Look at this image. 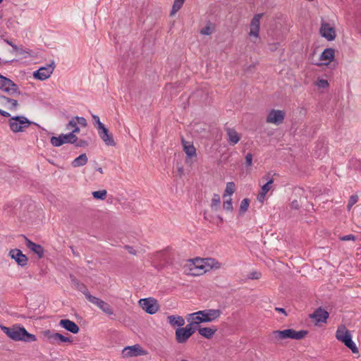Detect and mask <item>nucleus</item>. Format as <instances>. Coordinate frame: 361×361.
Segmentation results:
<instances>
[{"label":"nucleus","instance_id":"774afa93","mask_svg":"<svg viewBox=\"0 0 361 361\" xmlns=\"http://www.w3.org/2000/svg\"><path fill=\"white\" fill-rule=\"evenodd\" d=\"M3 1V0H0V4Z\"/></svg>","mask_w":361,"mask_h":361},{"label":"nucleus","instance_id":"052dcab7","mask_svg":"<svg viewBox=\"0 0 361 361\" xmlns=\"http://www.w3.org/2000/svg\"><path fill=\"white\" fill-rule=\"evenodd\" d=\"M178 171L180 175L183 173V168L182 166L178 168Z\"/></svg>","mask_w":361,"mask_h":361},{"label":"nucleus","instance_id":"f03ea898","mask_svg":"<svg viewBox=\"0 0 361 361\" xmlns=\"http://www.w3.org/2000/svg\"><path fill=\"white\" fill-rule=\"evenodd\" d=\"M336 338L343 343L353 353H358V349L352 340L350 331L345 326L338 328L336 332Z\"/></svg>","mask_w":361,"mask_h":361},{"label":"nucleus","instance_id":"79ce46f5","mask_svg":"<svg viewBox=\"0 0 361 361\" xmlns=\"http://www.w3.org/2000/svg\"><path fill=\"white\" fill-rule=\"evenodd\" d=\"M74 121L78 126L86 127L87 125V121L84 117L75 116L71 119Z\"/></svg>","mask_w":361,"mask_h":361},{"label":"nucleus","instance_id":"6ab92c4d","mask_svg":"<svg viewBox=\"0 0 361 361\" xmlns=\"http://www.w3.org/2000/svg\"><path fill=\"white\" fill-rule=\"evenodd\" d=\"M98 134L106 145L115 146L116 142L114 140L113 136L105 126L98 130Z\"/></svg>","mask_w":361,"mask_h":361},{"label":"nucleus","instance_id":"e2e57ef3","mask_svg":"<svg viewBox=\"0 0 361 361\" xmlns=\"http://www.w3.org/2000/svg\"><path fill=\"white\" fill-rule=\"evenodd\" d=\"M6 42L9 44L11 47V44H14L12 42L9 41V40H6Z\"/></svg>","mask_w":361,"mask_h":361},{"label":"nucleus","instance_id":"4c0bfd02","mask_svg":"<svg viewBox=\"0 0 361 361\" xmlns=\"http://www.w3.org/2000/svg\"><path fill=\"white\" fill-rule=\"evenodd\" d=\"M107 192L106 190H97L92 192V196L97 200H104L106 197Z\"/></svg>","mask_w":361,"mask_h":361},{"label":"nucleus","instance_id":"f704fd0d","mask_svg":"<svg viewBox=\"0 0 361 361\" xmlns=\"http://www.w3.org/2000/svg\"><path fill=\"white\" fill-rule=\"evenodd\" d=\"M66 130H71V133H80V128L75 123L74 121L71 120L66 126Z\"/></svg>","mask_w":361,"mask_h":361},{"label":"nucleus","instance_id":"9d476101","mask_svg":"<svg viewBox=\"0 0 361 361\" xmlns=\"http://www.w3.org/2000/svg\"><path fill=\"white\" fill-rule=\"evenodd\" d=\"M285 115L283 111L272 109L269 111L266 121L269 123L280 125L283 123Z\"/></svg>","mask_w":361,"mask_h":361},{"label":"nucleus","instance_id":"864d4df0","mask_svg":"<svg viewBox=\"0 0 361 361\" xmlns=\"http://www.w3.org/2000/svg\"><path fill=\"white\" fill-rule=\"evenodd\" d=\"M290 207L292 209H298L300 208L299 202L298 200H293L290 204Z\"/></svg>","mask_w":361,"mask_h":361},{"label":"nucleus","instance_id":"49530a36","mask_svg":"<svg viewBox=\"0 0 361 361\" xmlns=\"http://www.w3.org/2000/svg\"><path fill=\"white\" fill-rule=\"evenodd\" d=\"M188 324L185 326V328H189L190 329V330L192 331V334L197 330L198 331V329L200 328L199 326H197L195 325V324H193L192 322H191V321L190 320H187Z\"/></svg>","mask_w":361,"mask_h":361},{"label":"nucleus","instance_id":"338daca9","mask_svg":"<svg viewBox=\"0 0 361 361\" xmlns=\"http://www.w3.org/2000/svg\"><path fill=\"white\" fill-rule=\"evenodd\" d=\"M329 63V62L324 63L323 64H324V65H328Z\"/></svg>","mask_w":361,"mask_h":361},{"label":"nucleus","instance_id":"6e6d98bb","mask_svg":"<svg viewBox=\"0 0 361 361\" xmlns=\"http://www.w3.org/2000/svg\"><path fill=\"white\" fill-rule=\"evenodd\" d=\"M126 248L127 249L129 253L132 255H136V251L132 247L128 245L126 247Z\"/></svg>","mask_w":361,"mask_h":361},{"label":"nucleus","instance_id":"c9c22d12","mask_svg":"<svg viewBox=\"0 0 361 361\" xmlns=\"http://www.w3.org/2000/svg\"><path fill=\"white\" fill-rule=\"evenodd\" d=\"M66 140H63V136L61 134L59 137H51L50 142L54 147H59L64 144Z\"/></svg>","mask_w":361,"mask_h":361},{"label":"nucleus","instance_id":"4468645a","mask_svg":"<svg viewBox=\"0 0 361 361\" xmlns=\"http://www.w3.org/2000/svg\"><path fill=\"white\" fill-rule=\"evenodd\" d=\"M192 335V331L189 328L181 327L176 330L175 336L178 343H185Z\"/></svg>","mask_w":361,"mask_h":361},{"label":"nucleus","instance_id":"f257e3e1","mask_svg":"<svg viewBox=\"0 0 361 361\" xmlns=\"http://www.w3.org/2000/svg\"><path fill=\"white\" fill-rule=\"evenodd\" d=\"M307 333L306 330L295 331L293 329L273 331L268 335V341L270 343L279 344L286 339L301 340Z\"/></svg>","mask_w":361,"mask_h":361},{"label":"nucleus","instance_id":"f3484780","mask_svg":"<svg viewBox=\"0 0 361 361\" xmlns=\"http://www.w3.org/2000/svg\"><path fill=\"white\" fill-rule=\"evenodd\" d=\"M90 298L91 299L90 300V302L97 306L100 310H102L106 314L112 315L114 314L113 309L111 308L110 305L108 304L107 302H104V300H102L95 296H93L92 298Z\"/></svg>","mask_w":361,"mask_h":361},{"label":"nucleus","instance_id":"3c124183","mask_svg":"<svg viewBox=\"0 0 361 361\" xmlns=\"http://www.w3.org/2000/svg\"><path fill=\"white\" fill-rule=\"evenodd\" d=\"M75 144V146L78 147H87L88 145V142L84 140H77Z\"/></svg>","mask_w":361,"mask_h":361},{"label":"nucleus","instance_id":"20e7f679","mask_svg":"<svg viewBox=\"0 0 361 361\" xmlns=\"http://www.w3.org/2000/svg\"><path fill=\"white\" fill-rule=\"evenodd\" d=\"M0 89L11 96L20 94L18 85L11 79L0 74Z\"/></svg>","mask_w":361,"mask_h":361},{"label":"nucleus","instance_id":"c85d7f7f","mask_svg":"<svg viewBox=\"0 0 361 361\" xmlns=\"http://www.w3.org/2000/svg\"><path fill=\"white\" fill-rule=\"evenodd\" d=\"M87 157L85 154H82L79 157H76L72 161V166L73 167H80L85 165L87 162Z\"/></svg>","mask_w":361,"mask_h":361},{"label":"nucleus","instance_id":"f8f14e48","mask_svg":"<svg viewBox=\"0 0 361 361\" xmlns=\"http://www.w3.org/2000/svg\"><path fill=\"white\" fill-rule=\"evenodd\" d=\"M198 314L204 318L205 323L212 322L221 316V311L219 309H206L200 310Z\"/></svg>","mask_w":361,"mask_h":361},{"label":"nucleus","instance_id":"0e129e2a","mask_svg":"<svg viewBox=\"0 0 361 361\" xmlns=\"http://www.w3.org/2000/svg\"><path fill=\"white\" fill-rule=\"evenodd\" d=\"M201 274V273H193L192 274H194V275H199V274Z\"/></svg>","mask_w":361,"mask_h":361},{"label":"nucleus","instance_id":"69168bd1","mask_svg":"<svg viewBox=\"0 0 361 361\" xmlns=\"http://www.w3.org/2000/svg\"><path fill=\"white\" fill-rule=\"evenodd\" d=\"M219 219H220V221H223V219L221 216H219Z\"/></svg>","mask_w":361,"mask_h":361},{"label":"nucleus","instance_id":"7c9ffc66","mask_svg":"<svg viewBox=\"0 0 361 361\" xmlns=\"http://www.w3.org/2000/svg\"><path fill=\"white\" fill-rule=\"evenodd\" d=\"M0 101H5L8 104H10L8 109L11 111L13 110H16L17 109V107L18 106V102L17 100L16 99H11L9 97H7L6 96H0Z\"/></svg>","mask_w":361,"mask_h":361},{"label":"nucleus","instance_id":"a19ab883","mask_svg":"<svg viewBox=\"0 0 361 361\" xmlns=\"http://www.w3.org/2000/svg\"><path fill=\"white\" fill-rule=\"evenodd\" d=\"M11 47L13 48L12 52H16L18 55H25V54L30 55V52L28 51L25 50L21 47H18L16 44H11Z\"/></svg>","mask_w":361,"mask_h":361},{"label":"nucleus","instance_id":"9b49d317","mask_svg":"<svg viewBox=\"0 0 361 361\" xmlns=\"http://www.w3.org/2000/svg\"><path fill=\"white\" fill-rule=\"evenodd\" d=\"M320 35L328 41L335 39L336 35L334 27L328 23L322 22L319 29Z\"/></svg>","mask_w":361,"mask_h":361},{"label":"nucleus","instance_id":"b1692460","mask_svg":"<svg viewBox=\"0 0 361 361\" xmlns=\"http://www.w3.org/2000/svg\"><path fill=\"white\" fill-rule=\"evenodd\" d=\"M216 331V327H200L198 329L199 334L207 339L212 338Z\"/></svg>","mask_w":361,"mask_h":361},{"label":"nucleus","instance_id":"7ed1b4c3","mask_svg":"<svg viewBox=\"0 0 361 361\" xmlns=\"http://www.w3.org/2000/svg\"><path fill=\"white\" fill-rule=\"evenodd\" d=\"M9 126L13 133L23 132L32 123L26 117L23 116H16L9 120Z\"/></svg>","mask_w":361,"mask_h":361},{"label":"nucleus","instance_id":"ddd939ff","mask_svg":"<svg viewBox=\"0 0 361 361\" xmlns=\"http://www.w3.org/2000/svg\"><path fill=\"white\" fill-rule=\"evenodd\" d=\"M9 256L14 259L18 265L24 267L27 264L28 258L19 249H12L9 252Z\"/></svg>","mask_w":361,"mask_h":361},{"label":"nucleus","instance_id":"4d7b16f0","mask_svg":"<svg viewBox=\"0 0 361 361\" xmlns=\"http://www.w3.org/2000/svg\"><path fill=\"white\" fill-rule=\"evenodd\" d=\"M275 310H276V312H281V313H283V314H285L286 316L287 315V313H286V312L285 309H283V308H281V307H276V308H275Z\"/></svg>","mask_w":361,"mask_h":361},{"label":"nucleus","instance_id":"72a5a7b5","mask_svg":"<svg viewBox=\"0 0 361 361\" xmlns=\"http://www.w3.org/2000/svg\"><path fill=\"white\" fill-rule=\"evenodd\" d=\"M23 332V337L24 339H22V341L25 342H33L37 341V337L35 335L30 334L27 331V330L24 328Z\"/></svg>","mask_w":361,"mask_h":361},{"label":"nucleus","instance_id":"37998d69","mask_svg":"<svg viewBox=\"0 0 361 361\" xmlns=\"http://www.w3.org/2000/svg\"><path fill=\"white\" fill-rule=\"evenodd\" d=\"M223 207L225 210L228 211V212H232L233 208V204H232V200L231 198H229L228 200H225L224 202V204H223Z\"/></svg>","mask_w":361,"mask_h":361},{"label":"nucleus","instance_id":"c03bdc74","mask_svg":"<svg viewBox=\"0 0 361 361\" xmlns=\"http://www.w3.org/2000/svg\"><path fill=\"white\" fill-rule=\"evenodd\" d=\"M358 200V197L357 195H352L350 196L349 200H348V205H347V207H348V209L350 210V208L355 204L357 203Z\"/></svg>","mask_w":361,"mask_h":361},{"label":"nucleus","instance_id":"09e8293b","mask_svg":"<svg viewBox=\"0 0 361 361\" xmlns=\"http://www.w3.org/2000/svg\"><path fill=\"white\" fill-rule=\"evenodd\" d=\"M261 273L258 271H252L249 274L248 278L250 279H259L261 277Z\"/></svg>","mask_w":361,"mask_h":361},{"label":"nucleus","instance_id":"680f3d73","mask_svg":"<svg viewBox=\"0 0 361 361\" xmlns=\"http://www.w3.org/2000/svg\"><path fill=\"white\" fill-rule=\"evenodd\" d=\"M97 171H99L100 173H103V169L101 167L98 168Z\"/></svg>","mask_w":361,"mask_h":361},{"label":"nucleus","instance_id":"cd10ccee","mask_svg":"<svg viewBox=\"0 0 361 361\" xmlns=\"http://www.w3.org/2000/svg\"><path fill=\"white\" fill-rule=\"evenodd\" d=\"M198 314L199 311L192 314H189L187 316L186 319L191 321V322H192L197 326H199L200 323H205L204 319H203L204 318L201 315H199Z\"/></svg>","mask_w":361,"mask_h":361},{"label":"nucleus","instance_id":"bf43d9fd","mask_svg":"<svg viewBox=\"0 0 361 361\" xmlns=\"http://www.w3.org/2000/svg\"><path fill=\"white\" fill-rule=\"evenodd\" d=\"M70 248L71 249L72 252H73V254L75 256H76V257H79V256H80L79 253H78V252H75V251L73 246H70Z\"/></svg>","mask_w":361,"mask_h":361},{"label":"nucleus","instance_id":"2f4dec72","mask_svg":"<svg viewBox=\"0 0 361 361\" xmlns=\"http://www.w3.org/2000/svg\"><path fill=\"white\" fill-rule=\"evenodd\" d=\"M221 205V198L219 195L214 194L212 202H211V208L214 211H217L220 208Z\"/></svg>","mask_w":361,"mask_h":361},{"label":"nucleus","instance_id":"6e6552de","mask_svg":"<svg viewBox=\"0 0 361 361\" xmlns=\"http://www.w3.org/2000/svg\"><path fill=\"white\" fill-rule=\"evenodd\" d=\"M54 61H51V63L47 66H43L39 68L37 71H35L33 73V76L35 78L38 79L39 80H44L50 77L54 70Z\"/></svg>","mask_w":361,"mask_h":361},{"label":"nucleus","instance_id":"8fccbe9b","mask_svg":"<svg viewBox=\"0 0 361 361\" xmlns=\"http://www.w3.org/2000/svg\"><path fill=\"white\" fill-rule=\"evenodd\" d=\"M245 164L247 166H251L252 165V154L251 153H247L246 154Z\"/></svg>","mask_w":361,"mask_h":361},{"label":"nucleus","instance_id":"1a4fd4ad","mask_svg":"<svg viewBox=\"0 0 361 361\" xmlns=\"http://www.w3.org/2000/svg\"><path fill=\"white\" fill-rule=\"evenodd\" d=\"M142 308L148 314H155L159 310V305L155 299L149 298L140 300Z\"/></svg>","mask_w":361,"mask_h":361},{"label":"nucleus","instance_id":"2eb2a0df","mask_svg":"<svg viewBox=\"0 0 361 361\" xmlns=\"http://www.w3.org/2000/svg\"><path fill=\"white\" fill-rule=\"evenodd\" d=\"M144 354V350L139 345L127 346L122 350L123 357H135Z\"/></svg>","mask_w":361,"mask_h":361},{"label":"nucleus","instance_id":"e433bc0d","mask_svg":"<svg viewBox=\"0 0 361 361\" xmlns=\"http://www.w3.org/2000/svg\"><path fill=\"white\" fill-rule=\"evenodd\" d=\"M235 190V185L233 182H228L226 184V190L224 194V197L226 195H231Z\"/></svg>","mask_w":361,"mask_h":361},{"label":"nucleus","instance_id":"de8ad7c7","mask_svg":"<svg viewBox=\"0 0 361 361\" xmlns=\"http://www.w3.org/2000/svg\"><path fill=\"white\" fill-rule=\"evenodd\" d=\"M317 85L321 88H326L329 86V82L326 80L324 79H319L317 81Z\"/></svg>","mask_w":361,"mask_h":361},{"label":"nucleus","instance_id":"423d86ee","mask_svg":"<svg viewBox=\"0 0 361 361\" xmlns=\"http://www.w3.org/2000/svg\"><path fill=\"white\" fill-rule=\"evenodd\" d=\"M44 335L47 338L51 344H59L61 343H72L73 341L59 333L51 332L50 330L44 331Z\"/></svg>","mask_w":361,"mask_h":361},{"label":"nucleus","instance_id":"393cba45","mask_svg":"<svg viewBox=\"0 0 361 361\" xmlns=\"http://www.w3.org/2000/svg\"><path fill=\"white\" fill-rule=\"evenodd\" d=\"M182 144L183 146V150L188 157L192 158L193 157H196V149L192 144L185 141L183 139L182 140Z\"/></svg>","mask_w":361,"mask_h":361},{"label":"nucleus","instance_id":"412c9836","mask_svg":"<svg viewBox=\"0 0 361 361\" xmlns=\"http://www.w3.org/2000/svg\"><path fill=\"white\" fill-rule=\"evenodd\" d=\"M59 325L73 334H78L80 331L79 326L70 319H65L60 320Z\"/></svg>","mask_w":361,"mask_h":361},{"label":"nucleus","instance_id":"58836bf2","mask_svg":"<svg viewBox=\"0 0 361 361\" xmlns=\"http://www.w3.org/2000/svg\"><path fill=\"white\" fill-rule=\"evenodd\" d=\"M184 1L183 0H174L171 15H174L183 6Z\"/></svg>","mask_w":361,"mask_h":361},{"label":"nucleus","instance_id":"39448f33","mask_svg":"<svg viewBox=\"0 0 361 361\" xmlns=\"http://www.w3.org/2000/svg\"><path fill=\"white\" fill-rule=\"evenodd\" d=\"M1 329L11 339L19 341L24 339L23 337V326L19 325H13L12 327H7L4 325H0Z\"/></svg>","mask_w":361,"mask_h":361},{"label":"nucleus","instance_id":"4be33fe9","mask_svg":"<svg viewBox=\"0 0 361 361\" xmlns=\"http://www.w3.org/2000/svg\"><path fill=\"white\" fill-rule=\"evenodd\" d=\"M227 141L231 145H236L240 140V135L233 128H226Z\"/></svg>","mask_w":361,"mask_h":361},{"label":"nucleus","instance_id":"ea45409f","mask_svg":"<svg viewBox=\"0 0 361 361\" xmlns=\"http://www.w3.org/2000/svg\"><path fill=\"white\" fill-rule=\"evenodd\" d=\"M250 204V200L247 198L243 199L240 205L239 212L244 214L248 209Z\"/></svg>","mask_w":361,"mask_h":361},{"label":"nucleus","instance_id":"bb28decb","mask_svg":"<svg viewBox=\"0 0 361 361\" xmlns=\"http://www.w3.org/2000/svg\"><path fill=\"white\" fill-rule=\"evenodd\" d=\"M335 57V50L333 48L325 49L320 55V61H332Z\"/></svg>","mask_w":361,"mask_h":361},{"label":"nucleus","instance_id":"13d9d810","mask_svg":"<svg viewBox=\"0 0 361 361\" xmlns=\"http://www.w3.org/2000/svg\"><path fill=\"white\" fill-rule=\"evenodd\" d=\"M195 269H200V271H204V272L205 271L204 270V266H203V265L195 264Z\"/></svg>","mask_w":361,"mask_h":361},{"label":"nucleus","instance_id":"0eeeda50","mask_svg":"<svg viewBox=\"0 0 361 361\" xmlns=\"http://www.w3.org/2000/svg\"><path fill=\"white\" fill-rule=\"evenodd\" d=\"M262 179L267 180V182L262 186L261 191L257 195V200L260 202H264L267 193L271 190L274 183V179L271 172L267 173L262 177Z\"/></svg>","mask_w":361,"mask_h":361},{"label":"nucleus","instance_id":"5701e85b","mask_svg":"<svg viewBox=\"0 0 361 361\" xmlns=\"http://www.w3.org/2000/svg\"><path fill=\"white\" fill-rule=\"evenodd\" d=\"M75 288L81 292L85 296L86 299L90 302L91 300L90 298H92L93 295L90 294L88 290L87 287L82 283H80L79 281L75 279L73 281Z\"/></svg>","mask_w":361,"mask_h":361},{"label":"nucleus","instance_id":"c756f323","mask_svg":"<svg viewBox=\"0 0 361 361\" xmlns=\"http://www.w3.org/2000/svg\"><path fill=\"white\" fill-rule=\"evenodd\" d=\"M215 30V25L211 22H207L206 25L200 30V34L202 35H210Z\"/></svg>","mask_w":361,"mask_h":361},{"label":"nucleus","instance_id":"473e14b6","mask_svg":"<svg viewBox=\"0 0 361 361\" xmlns=\"http://www.w3.org/2000/svg\"><path fill=\"white\" fill-rule=\"evenodd\" d=\"M61 135L63 136V140H66L65 143L75 144L78 140V137L73 133Z\"/></svg>","mask_w":361,"mask_h":361},{"label":"nucleus","instance_id":"5fc2aeb1","mask_svg":"<svg viewBox=\"0 0 361 361\" xmlns=\"http://www.w3.org/2000/svg\"><path fill=\"white\" fill-rule=\"evenodd\" d=\"M0 115L3 116L4 117H6V118H8L11 116V114L8 112H7L4 110H2V109H0Z\"/></svg>","mask_w":361,"mask_h":361},{"label":"nucleus","instance_id":"a18cd8bd","mask_svg":"<svg viewBox=\"0 0 361 361\" xmlns=\"http://www.w3.org/2000/svg\"><path fill=\"white\" fill-rule=\"evenodd\" d=\"M92 118L94 121V125H97L98 130L104 127V125L100 121L99 117L97 115H92Z\"/></svg>","mask_w":361,"mask_h":361},{"label":"nucleus","instance_id":"dca6fc26","mask_svg":"<svg viewBox=\"0 0 361 361\" xmlns=\"http://www.w3.org/2000/svg\"><path fill=\"white\" fill-rule=\"evenodd\" d=\"M263 13H257L254 16L250 22V31L249 32L250 36L255 37H259L260 19L263 16Z\"/></svg>","mask_w":361,"mask_h":361},{"label":"nucleus","instance_id":"aec40b11","mask_svg":"<svg viewBox=\"0 0 361 361\" xmlns=\"http://www.w3.org/2000/svg\"><path fill=\"white\" fill-rule=\"evenodd\" d=\"M26 246L34 253H35L39 258H42L44 253L43 247L39 244H37L28 238H25Z\"/></svg>","mask_w":361,"mask_h":361},{"label":"nucleus","instance_id":"a211bd4d","mask_svg":"<svg viewBox=\"0 0 361 361\" xmlns=\"http://www.w3.org/2000/svg\"><path fill=\"white\" fill-rule=\"evenodd\" d=\"M329 316V312L322 307L317 308L312 314L311 318L314 319L316 323L326 322Z\"/></svg>","mask_w":361,"mask_h":361},{"label":"nucleus","instance_id":"603ef678","mask_svg":"<svg viewBox=\"0 0 361 361\" xmlns=\"http://www.w3.org/2000/svg\"><path fill=\"white\" fill-rule=\"evenodd\" d=\"M340 239L343 241H348V240H355V236L353 234H349L346 235H343L340 238Z\"/></svg>","mask_w":361,"mask_h":361},{"label":"nucleus","instance_id":"a878e982","mask_svg":"<svg viewBox=\"0 0 361 361\" xmlns=\"http://www.w3.org/2000/svg\"><path fill=\"white\" fill-rule=\"evenodd\" d=\"M168 322L172 326H178L181 328L185 324L184 319L179 315H170L167 317Z\"/></svg>","mask_w":361,"mask_h":361}]
</instances>
